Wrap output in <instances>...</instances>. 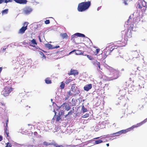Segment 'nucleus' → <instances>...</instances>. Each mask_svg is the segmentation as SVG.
Here are the masks:
<instances>
[{
  "mask_svg": "<svg viewBox=\"0 0 147 147\" xmlns=\"http://www.w3.org/2000/svg\"><path fill=\"white\" fill-rule=\"evenodd\" d=\"M45 45L49 49H57L59 47V46L53 47L51 44L49 43L45 44Z\"/></svg>",
  "mask_w": 147,
  "mask_h": 147,
  "instance_id": "nucleus-7",
  "label": "nucleus"
},
{
  "mask_svg": "<svg viewBox=\"0 0 147 147\" xmlns=\"http://www.w3.org/2000/svg\"><path fill=\"white\" fill-rule=\"evenodd\" d=\"M1 104L2 105H3V104L1 102H0V105H1Z\"/></svg>",
  "mask_w": 147,
  "mask_h": 147,
  "instance_id": "nucleus-52",
  "label": "nucleus"
},
{
  "mask_svg": "<svg viewBox=\"0 0 147 147\" xmlns=\"http://www.w3.org/2000/svg\"><path fill=\"white\" fill-rule=\"evenodd\" d=\"M74 109H73V110H71L68 113V115H71L72 114V113L74 112Z\"/></svg>",
  "mask_w": 147,
  "mask_h": 147,
  "instance_id": "nucleus-33",
  "label": "nucleus"
},
{
  "mask_svg": "<svg viewBox=\"0 0 147 147\" xmlns=\"http://www.w3.org/2000/svg\"><path fill=\"white\" fill-rule=\"evenodd\" d=\"M5 132L7 135V137L8 138H10V137L9 135V131L8 130V125H6L5 129H4Z\"/></svg>",
  "mask_w": 147,
  "mask_h": 147,
  "instance_id": "nucleus-11",
  "label": "nucleus"
},
{
  "mask_svg": "<svg viewBox=\"0 0 147 147\" xmlns=\"http://www.w3.org/2000/svg\"><path fill=\"white\" fill-rule=\"evenodd\" d=\"M75 51H76V50H73L72 51L70 52V53H69V54H71L72 53L74 52Z\"/></svg>",
  "mask_w": 147,
  "mask_h": 147,
  "instance_id": "nucleus-47",
  "label": "nucleus"
},
{
  "mask_svg": "<svg viewBox=\"0 0 147 147\" xmlns=\"http://www.w3.org/2000/svg\"><path fill=\"white\" fill-rule=\"evenodd\" d=\"M89 116V114L88 113H86L84 115L82 116V117L83 118H86L88 117Z\"/></svg>",
  "mask_w": 147,
  "mask_h": 147,
  "instance_id": "nucleus-30",
  "label": "nucleus"
},
{
  "mask_svg": "<svg viewBox=\"0 0 147 147\" xmlns=\"http://www.w3.org/2000/svg\"><path fill=\"white\" fill-rule=\"evenodd\" d=\"M76 36L85 37V36L84 34H82L79 33H77L74 34L71 36V39H73L75 37H76Z\"/></svg>",
  "mask_w": 147,
  "mask_h": 147,
  "instance_id": "nucleus-6",
  "label": "nucleus"
},
{
  "mask_svg": "<svg viewBox=\"0 0 147 147\" xmlns=\"http://www.w3.org/2000/svg\"><path fill=\"white\" fill-rule=\"evenodd\" d=\"M104 138V137L102 138H101V139H103Z\"/></svg>",
  "mask_w": 147,
  "mask_h": 147,
  "instance_id": "nucleus-55",
  "label": "nucleus"
},
{
  "mask_svg": "<svg viewBox=\"0 0 147 147\" xmlns=\"http://www.w3.org/2000/svg\"><path fill=\"white\" fill-rule=\"evenodd\" d=\"M27 29L26 28L23 26L19 30L18 33L19 34H23L25 32V30Z\"/></svg>",
  "mask_w": 147,
  "mask_h": 147,
  "instance_id": "nucleus-12",
  "label": "nucleus"
},
{
  "mask_svg": "<svg viewBox=\"0 0 147 147\" xmlns=\"http://www.w3.org/2000/svg\"><path fill=\"white\" fill-rule=\"evenodd\" d=\"M99 51H100V49H96V51L97 53L95 54V55H96L97 54H98V53Z\"/></svg>",
  "mask_w": 147,
  "mask_h": 147,
  "instance_id": "nucleus-44",
  "label": "nucleus"
},
{
  "mask_svg": "<svg viewBox=\"0 0 147 147\" xmlns=\"http://www.w3.org/2000/svg\"><path fill=\"white\" fill-rule=\"evenodd\" d=\"M45 23L46 24H48L50 23V21L49 20H47L45 21Z\"/></svg>",
  "mask_w": 147,
  "mask_h": 147,
  "instance_id": "nucleus-38",
  "label": "nucleus"
},
{
  "mask_svg": "<svg viewBox=\"0 0 147 147\" xmlns=\"http://www.w3.org/2000/svg\"><path fill=\"white\" fill-rule=\"evenodd\" d=\"M60 116L59 115L56 116V120L57 121H58L60 120H61V118L60 117Z\"/></svg>",
  "mask_w": 147,
  "mask_h": 147,
  "instance_id": "nucleus-23",
  "label": "nucleus"
},
{
  "mask_svg": "<svg viewBox=\"0 0 147 147\" xmlns=\"http://www.w3.org/2000/svg\"><path fill=\"white\" fill-rule=\"evenodd\" d=\"M61 35L63 38H67L68 36L65 33L61 34Z\"/></svg>",
  "mask_w": 147,
  "mask_h": 147,
  "instance_id": "nucleus-19",
  "label": "nucleus"
},
{
  "mask_svg": "<svg viewBox=\"0 0 147 147\" xmlns=\"http://www.w3.org/2000/svg\"><path fill=\"white\" fill-rule=\"evenodd\" d=\"M67 93L68 94V95L69 96H71L72 94L71 93L70 91H68L67 92Z\"/></svg>",
  "mask_w": 147,
  "mask_h": 147,
  "instance_id": "nucleus-39",
  "label": "nucleus"
},
{
  "mask_svg": "<svg viewBox=\"0 0 147 147\" xmlns=\"http://www.w3.org/2000/svg\"><path fill=\"white\" fill-rule=\"evenodd\" d=\"M65 106V110L67 111H68L69 110L70 108V106L69 105V104H67L65 103H63V104L61 105V106L58 107L59 108V109L61 107Z\"/></svg>",
  "mask_w": 147,
  "mask_h": 147,
  "instance_id": "nucleus-9",
  "label": "nucleus"
},
{
  "mask_svg": "<svg viewBox=\"0 0 147 147\" xmlns=\"http://www.w3.org/2000/svg\"><path fill=\"white\" fill-rule=\"evenodd\" d=\"M137 7H138L139 8H141V9H142V7H141L140 5V4H138L137 5Z\"/></svg>",
  "mask_w": 147,
  "mask_h": 147,
  "instance_id": "nucleus-43",
  "label": "nucleus"
},
{
  "mask_svg": "<svg viewBox=\"0 0 147 147\" xmlns=\"http://www.w3.org/2000/svg\"><path fill=\"white\" fill-rule=\"evenodd\" d=\"M76 55H80L83 54V53L80 50L76 51L75 52Z\"/></svg>",
  "mask_w": 147,
  "mask_h": 147,
  "instance_id": "nucleus-21",
  "label": "nucleus"
},
{
  "mask_svg": "<svg viewBox=\"0 0 147 147\" xmlns=\"http://www.w3.org/2000/svg\"><path fill=\"white\" fill-rule=\"evenodd\" d=\"M8 12V9H5L3 10L2 11V14H7Z\"/></svg>",
  "mask_w": 147,
  "mask_h": 147,
  "instance_id": "nucleus-25",
  "label": "nucleus"
},
{
  "mask_svg": "<svg viewBox=\"0 0 147 147\" xmlns=\"http://www.w3.org/2000/svg\"><path fill=\"white\" fill-rule=\"evenodd\" d=\"M12 0H3V2H5V3H7L9 2H11Z\"/></svg>",
  "mask_w": 147,
  "mask_h": 147,
  "instance_id": "nucleus-36",
  "label": "nucleus"
},
{
  "mask_svg": "<svg viewBox=\"0 0 147 147\" xmlns=\"http://www.w3.org/2000/svg\"><path fill=\"white\" fill-rule=\"evenodd\" d=\"M31 43L33 44V45H30V46H31L33 47H35V45H37V43L36 41V40L34 39H33L31 41Z\"/></svg>",
  "mask_w": 147,
  "mask_h": 147,
  "instance_id": "nucleus-15",
  "label": "nucleus"
},
{
  "mask_svg": "<svg viewBox=\"0 0 147 147\" xmlns=\"http://www.w3.org/2000/svg\"><path fill=\"white\" fill-rule=\"evenodd\" d=\"M106 145L107 146H109V144H106Z\"/></svg>",
  "mask_w": 147,
  "mask_h": 147,
  "instance_id": "nucleus-50",
  "label": "nucleus"
},
{
  "mask_svg": "<svg viewBox=\"0 0 147 147\" xmlns=\"http://www.w3.org/2000/svg\"><path fill=\"white\" fill-rule=\"evenodd\" d=\"M93 64L94 65L98 66L99 68H100V63L98 62L97 61L95 60L93 62Z\"/></svg>",
  "mask_w": 147,
  "mask_h": 147,
  "instance_id": "nucleus-17",
  "label": "nucleus"
},
{
  "mask_svg": "<svg viewBox=\"0 0 147 147\" xmlns=\"http://www.w3.org/2000/svg\"><path fill=\"white\" fill-rule=\"evenodd\" d=\"M24 12L26 14H28L31 12L32 10L30 8H27L24 9Z\"/></svg>",
  "mask_w": 147,
  "mask_h": 147,
  "instance_id": "nucleus-13",
  "label": "nucleus"
},
{
  "mask_svg": "<svg viewBox=\"0 0 147 147\" xmlns=\"http://www.w3.org/2000/svg\"><path fill=\"white\" fill-rule=\"evenodd\" d=\"M73 81V80L71 78H69L67 80V83H69V82H71Z\"/></svg>",
  "mask_w": 147,
  "mask_h": 147,
  "instance_id": "nucleus-32",
  "label": "nucleus"
},
{
  "mask_svg": "<svg viewBox=\"0 0 147 147\" xmlns=\"http://www.w3.org/2000/svg\"><path fill=\"white\" fill-rule=\"evenodd\" d=\"M87 56L89 59L90 60H92V56L89 55H87Z\"/></svg>",
  "mask_w": 147,
  "mask_h": 147,
  "instance_id": "nucleus-37",
  "label": "nucleus"
},
{
  "mask_svg": "<svg viewBox=\"0 0 147 147\" xmlns=\"http://www.w3.org/2000/svg\"><path fill=\"white\" fill-rule=\"evenodd\" d=\"M19 145L17 144L13 146L12 147H19Z\"/></svg>",
  "mask_w": 147,
  "mask_h": 147,
  "instance_id": "nucleus-42",
  "label": "nucleus"
},
{
  "mask_svg": "<svg viewBox=\"0 0 147 147\" xmlns=\"http://www.w3.org/2000/svg\"><path fill=\"white\" fill-rule=\"evenodd\" d=\"M92 85L90 84H89L84 86V90L87 91L90 89L92 88Z\"/></svg>",
  "mask_w": 147,
  "mask_h": 147,
  "instance_id": "nucleus-10",
  "label": "nucleus"
},
{
  "mask_svg": "<svg viewBox=\"0 0 147 147\" xmlns=\"http://www.w3.org/2000/svg\"><path fill=\"white\" fill-rule=\"evenodd\" d=\"M3 0H0V4L3 2Z\"/></svg>",
  "mask_w": 147,
  "mask_h": 147,
  "instance_id": "nucleus-48",
  "label": "nucleus"
},
{
  "mask_svg": "<svg viewBox=\"0 0 147 147\" xmlns=\"http://www.w3.org/2000/svg\"><path fill=\"white\" fill-rule=\"evenodd\" d=\"M39 38L40 40V41H41V40H40V37L39 36Z\"/></svg>",
  "mask_w": 147,
  "mask_h": 147,
  "instance_id": "nucleus-53",
  "label": "nucleus"
},
{
  "mask_svg": "<svg viewBox=\"0 0 147 147\" xmlns=\"http://www.w3.org/2000/svg\"><path fill=\"white\" fill-rule=\"evenodd\" d=\"M28 23L27 22H26L24 23V27L26 28L27 29V27L28 25Z\"/></svg>",
  "mask_w": 147,
  "mask_h": 147,
  "instance_id": "nucleus-35",
  "label": "nucleus"
},
{
  "mask_svg": "<svg viewBox=\"0 0 147 147\" xmlns=\"http://www.w3.org/2000/svg\"><path fill=\"white\" fill-rule=\"evenodd\" d=\"M68 115H68V114H67L66 115H65V117H67Z\"/></svg>",
  "mask_w": 147,
  "mask_h": 147,
  "instance_id": "nucleus-49",
  "label": "nucleus"
},
{
  "mask_svg": "<svg viewBox=\"0 0 147 147\" xmlns=\"http://www.w3.org/2000/svg\"><path fill=\"white\" fill-rule=\"evenodd\" d=\"M107 141V140H106L105 141H103V140H96L95 141L94 144H98L102 143L103 142H106Z\"/></svg>",
  "mask_w": 147,
  "mask_h": 147,
  "instance_id": "nucleus-16",
  "label": "nucleus"
},
{
  "mask_svg": "<svg viewBox=\"0 0 147 147\" xmlns=\"http://www.w3.org/2000/svg\"><path fill=\"white\" fill-rule=\"evenodd\" d=\"M128 1H125L124 3L125 5H127L128 4Z\"/></svg>",
  "mask_w": 147,
  "mask_h": 147,
  "instance_id": "nucleus-46",
  "label": "nucleus"
},
{
  "mask_svg": "<svg viewBox=\"0 0 147 147\" xmlns=\"http://www.w3.org/2000/svg\"><path fill=\"white\" fill-rule=\"evenodd\" d=\"M99 138V137L96 138H94V139H96L98 138Z\"/></svg>",
  "mask_w": 147,
  "mask_h": 147,
  "instance_id": "nucleus-51",
  "label": "nucleus"
},
{
  "mask_svg": "<svg viewBox=\"0 0 147 147\" xmlns=\"http://www.w3.org/2000/svg\"><path fill=\"white\" fill-rule=\"evenodd\" d=\"M74 91V93L75 95L78 94L80 93V91L78 88H76Z\"/></svg>",
  "mask_w": 147,
  "mask_h": 147,
  "instance_id": "nucleus-18",
  "label": "nucleus"
},
{
  "mask_svg": "<svg viewBox=\"0 0 147 147\" xmlns=\"http://www.w3.org/2000/svg\"><path fill=\"white\" fill-rule=\"evenodd\" d=\"M55 116L56 115V113L55 112Z\"/></svg>",
  "mask_w": 147,
  "mask_h": 147,
  "instance_id": "nucleus-54",
  "label": "nucleus"
},
{
  "mask_svg": "<svg viewBox=\"0 0 147 147\" xmlns=\"http://www.w3.org/2000/svg\"><path fill=\"white\" fill-rule=\"evenodd\" d=\"M3 140V137L1 136H0V142Z\"/></svg>",
  "mask_w": 147,
  "mask_h": 147,
  "instance_id": "nucleus-45",
  "label": "nucleus"
},
{
  "mask_svg": "<svg viewBox=\"0 0 147 147\" xmlns=\"http://www.w3.org/2000/svg\"><path fill=\"white\" fill-rule=\"evenodd\" d=\"M14 88L11 86H7L5 87L2 92L1 94L5 96H8L10 94L13 90Z\"/></svg>",
  "mask_w": 147,
  "mask_h": 147,
  "instance_id": "nucleus-2",
  "label": "nucleus"
},
{
  "mask_svg": "<svg viewBox=\"0 0 147 147\" xmlns=\"http://www.w3.org/2000/svg\"><path fill=\"white\" fill-rule=\"evenodd\" d=\"M90 2H82L78 6V10L79 11H84L88 9L90 5Z\"/></svg>",
  "mask_w": 147,
  "mask_h": 147,
  "instance_id": "nucleus-1",
  "label": "nucleus"
},
{
  "mask_svg": "<svg viewBox=\"0 0 147 147\" xmlns=\"http://www.w3.org/2000/svg\"><path fill=\"white\" fill-rule=\"evenodd\" d=\"M65 86V83H61V85H60V87L61 88V89H63Z\"/></svg>",
  "mask_w": 147,
  "mask_h": 147,
  "instance_id": "nucleus-31",
  "label": "nucleus"
},
{
  "mask_svg": "<svg viewBox=\"0 0 147 147\" xmlns=\"http://www.w3.org/2000/svg\"><path fill=\"white\" fill-rule=\"evenodd\" d=\"M75 84H73L72 85L71 87V91H74V90H75Z\"/></svg>",
  "mask_w": 147,
  "mask_h": 147,
  "instance_id": "nucleus-26",
  "label": "nucleus"
},
{
  "mask_svg": "<svg viewBox=\"0 0 147 147\" xmlns=\"http://www.w3.org/2000/svg\"><path fill=\"white\" fill-rule=\"evenodd\" d=\"M143 8L142 10H143L144 11H145L146 9V8L147 7H143Z\"/></svg>",
  "mask_w": 147,
  "mask_h": 147,
  "instance_id": "nucleus-40",
  "label": "nucleus"
},
{
  "mask_svg": "<svg viewBox=\"0 0 147 147\" xmlns=\"http://www.w3.org/2000/svg\"><path fill=\"white\" fill-rule=\"evenodd\" d=\"M43 144L46 146L51 145L55 147H63V146L59 145L54 140H50L49 142L45 141L43 142Z\"/></svg>",
  "mask_w": 147,
  "mask_h": 147,
  "instance_id": "nucleus-3",
  "label": "nucleus"
},
{
  "mask_svg": "<svg viewBox=\"0 0 147 147\" xmlns=\"http://www.w3.org/2000/svg\"><path fill=\"white\" fill-rule=\"evenodd\" d=\"M142 5L143 7H147L146 2L144 0L142 1Z\"/></svg>",
  "mask_w": 147,
  "mask_h": 147,
  "instance_id": "nucleus-28",
  "label": "nucleus"
},
{
  "mask_svg": "<svg viewBox=\"0 0 147 147\" xmlns=\"http://www.w3.org/2000/svg\"><path fill=\"white\" fill-rule=\"evenodd\" d=\"M8 122H9V119L8 118H7L6 120V125H8Z\"/></svg>",
  "mask_w": 147,
  "mask_h": 147,
  "instance_id": "nucleus-41",
  "label": "nucleus"
},
{
  "mask_svg": "<svg viewBox=\"0 0 147 147\" xmlns=\"http://www.w3.org/2000/svg\"><path fill=\"white\" fill-rule=\"evenodd\" d=\"M5 144L6 145V147H11L12 145L10 143L8 142L7 143H6Z\"/></svg>",
  "mask_w": 147,
  "mask_h": 147,
  "instance_id": "nucleus-29",
  "label": "nucleus"
},
{
  "mask_svg": "<svg viewBox=\"0 0 147 147\" xmlns=\"http://www.w3.org/2000/svg\"><path fill=\"white\" fill-rule=\"evenodd\" d=\"M110 69L112 72H114L116 74H117L118 73V72L117 70H115L111 67L110 68Z\"/></svg>",
  "mask_w": 147,
  "mask_h": 147,
  "instance_id": "nucleus-22",
  "label": "nucleus"
},
{
  "mask_svg": "<svg viewBox=\"0 0 147 147\" xmlns=\"http://www.w3.org/2000/svg\"><path fill=\"white\" fill-rule=\"evenodd\" d=\"M64 114V111L63 110H61L60 111L59 113V115L60 116L62 115H63Z\"/></svg>",
  "mask_w": 147,
  "mask_h": 147,
  "instance_id": "nucleus-27",
  "label": "nucleus"
},
{
  "mask_svg": "<svg viewBox=\"0 0 147 147\" xmlns=\"http://www.w3.org/2000/svg\"><path fill=\"white\" fill-rule=\"evenodd\" d=\"M39 54L42 57H44V58H45V56L42 52H40Z\"/></svg>",
  "mask_w": 147,
  "mask_h": 147,
  "instance_id": "nucleus-34",
  "label": "nucleus"
},
{
  "mask_svg": "<svg viewBox=\"0 0 147 147\" xmlns=\"http://www.w3.org/2000/svg\"><path fill=\"white\" fill-rule=\"evenodd\" d=\"M81 109L83 113H85L88 111V110L85 108L84 105L82 106Z\"/></svg>",
  "mask_w": 147,
  "mask_h": 147,
  "instance_id": "nucleus-20",
  "label": "nucleus"
},
{
  "mask_svg": "<svg viewBox=\"0 0 147 147\" xmlns=\"http://www.w3.org/2000/svg\"><path fill=\"white\" fill-rule=\"evenodd\" d=\"M5 49H3V50L4 51H5Z\"/></svg>",
  "mask_w": 147,
  "mask_h": 147,
  "instance_id": "nucleus-56",
  "label": "nucleus"
},
{
  "mask_svg": "<svg viewBox=\"0 0 147 147\" xmlns=\"http://www.w3.org/2000/svg\"><path fill=\"white\" fill-rule=\"evenodd\" d=\"M78 72L77 70H74L72 69H71L70 72L68 73L69 75H74V76L77 75Z\"/></svg>",
  "mask_w": 147,
  "mask_h": 147,
  "instance_id": "nucleus-8",
  "label": "nucleus"
},
{
  "mask_svg": "<svg viewBox=\"0 0 147 147\" xmlns=\"http://www.w3.org/2000/svg\"><path fill=\"white\" fill-rule=\"evenodd\" d=\"M129 131V129H126L122 130L119 131L117 132L111 134V135H114V136H119L122 134H124Z\"/></svg>",
  "mask_w": 147,
  "mask_h": 147,
  "instance_id": "nucleus-4",
  "label": "nucleus"
},
{
  "mask_svg": "<svg viewBox=\"0 0 147 147\" xmlns=\"http://www.w3.org/2000/svg\"><path fill=\"white\" fill-rule=\"evenodd\" d=\"M45 83H51V80L49 78H47L45 80Z\"/></svg>",
  "mask_w": 147,
  "mask_h": 147,
  "instance_id": "nucleus-24",
  "label": "nucleus"
},
{
  "mask_svg": "<svg viewBox=\"0 0 147 147\" xmlns=\"http://www.w3.org/2000/svg\"><path fill=\"white\" fill-rule=\"evenodd\" d=\"M16 2L20 4H24L26 2V0H14Z\"/></svg>",
  "mask_w": 147,
  "mask_h": 147,
  "instance_id": "nucleus-14",
  "label": "nucleus"
},
{
  "mask_svg": "<svg viewBox=\"0 0 147 147\" xmlns=\"http://www.w3.org/2000/svg\"><path fill=\"white\" fill-rule=\"evenodd\" d=\"M146 119L144 120L143 121L141 122L137 123L136 125H134L132 126L131 127L128 128L129 129V130L130 131L131 129H134V128L137 127H139L140 126L144 123H145L146 121Z\"/></svg>",
  "mask_w": 147,
  "mask_h": 147,
  "instance_id": "nucleus-5",
  "label": "nucleus"
}]
</instances>
